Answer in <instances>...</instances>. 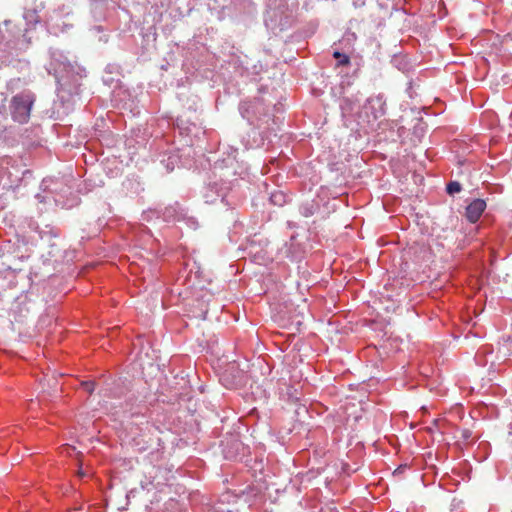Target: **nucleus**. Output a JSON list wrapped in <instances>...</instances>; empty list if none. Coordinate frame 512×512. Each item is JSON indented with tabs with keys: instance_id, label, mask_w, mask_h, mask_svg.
Masks as SVG:
<instances>
[{
	"instance_id": "20e7f679",
	"label": "nucleus",
	"mask_w": 512,
	"mask_h": 512,
	"mask_svg": "<svg viewBox=\"0 0 512 512\" xmlns=\"http://www.w3.org/2000/svg\"><path fill=\"white\" fill-rule=\"evenodd\" d=\"M270 201L275 205L282 206L285 203V195L280 191L274 192L270 196Z\"/></svg>"
},
{
	"instance_id": "f03ea898",
	"label": "nucleus",
	"mask_w": 512,
	"mask_h": 512,
	"mask_svg": "<svg viewBox=\"0 0 512 512\" xmlns=\"http://www.w3.org/2000/svg\"><path fill=\"white\" fill-rule=\"evenodd\" d=\"M486 208V203L482 199L472 201L466 208V217L471 223L479 220Z\"/></svg>"
},
{
	"instance_id": "423d86ee",
	"label": "nucleus",
	"mask_w": 512,
	"mask_h": 512,
	"mask_svg": "<svg viewBox=\"0 0 512 512\" xmlns=\"http://www.w3.org/2000/svg\"><path fill=\"white\" fill-rule=\"evenodd\" d=\"M82 386L90 394L94 391V388H95V385L93 382H82Z\"/></svg>"
},
{
	"instance_id": "0eeeda50",
	"label": "nucleus",
	"mask_w": 512,
	"mask_h": 512,
	"mask_svg": "<svg viewBox=\"0 0 512 512\" xmlns=\"http://www.w3.org/2000/svg\"><path fill=\"white\" fill-rule=\"evenodd\" d=\"M471 431L468 430V429H464L461 431V438H463L464 440H468L470 437H471Z\"/></svg>"
},
{
	"instance_id": "6e6552de",
	"label": "nucleus",
	"mask_w": 512,
	"mask_h": 512,
	"mask_svg": "<svg viewBox=\"0 0 512 512\" xmlns=\"http://www.w3.org/2000/svg\"><path fill=\"white\" fill-rule=\"evenodd\" d=\"M78 475H79L80 477H84V476L86 475V473H85L84 471H82V470H79V471H78Z\"/></svg>"
},
{
	"instance_id": "7ed1b4c3",
	"label": "nucleus",
	"mask_w": 512,
	"mask_h": 512,
	"mask_svg": "<svg viewBox=\"0 0 512 512\" xmlns=\"http://www.w3.org/2000/svg\"><path fill=\"white\" fill-rule=\"evenodd\" d=\"M333 57L338 59V66H348L350 64L349 56L339 51H335L333 53Z\"/></svg>"
},
{
	"instance_id": "39448f33",
	"label": "nucleus",
	"mask_w": 512,
	"mask_h": 512,
	"mask_svg": "<svg viewBox=\"0 0 512 512\" xmlns=\"http://www.w3.org/2000/svg\"><path fill=\"white\" fill-rule=\"evenodd\" d=\"M446 190L448 194L452 195L461 191V185L458 182L453 181L447 184Z\"/></svg>"
},
{
	"instance_id": "f257e3e1",
	"label": "nucleus",
	"mask_w": 512,
	"mask_h": 512,
	"mask_svg": "<svg viewBox=\"0 0 512 512\" xmlns=\"http://www.w3.org/2000/svg\"><path fill=\"white\" fill-rule=\"evenodd\" d=\"M34 98L31 94H18L11 99V114L15 121L25 123L28 121Z\"/></svg>"
}]
</instances>
